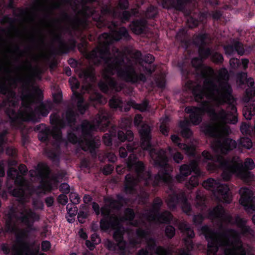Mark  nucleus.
Wrapping results in <instances>:
<instances>
[{
  "instance_id": "28",
  "label": "nucleus",
  "mask_w": 255,
  "mask_h": 255,
  "mask_svg": "<svg viewBox=\"0 0 255 255\" xmlns=\"http://www.w3.org/2000/svg\"><path fill=\"white\" fill-rule=\"evenodd\" d=\"M195 205L197 208L201 211H203L206 207V197L200 191L197 192Z\"/></svg>"
},
{
  "instance_id": "45",
  "label": "nucleus",
  "mask_w": 255,
  "mask_h": 255,
  "mask_svg": "<svg viewBox=\"0 0 255 255\" xmlns=\"http://www.w3.org/2000/svg\"><path fill=\"white\" fill-rule=\"evenodd\" d=\"M205 218V217L203 216L202 214H199L194 216L193 217L194 224L196 225L201 224V223L204 220Z\"/></svg>"
},
{
  "instance_id": "49",
  "label": "nucleus",
  "mask_w": 255,
  "mask_h": 255,
  "mask_svg": "<svg viewBox=\"0 0 255 255\" xmlns=\"http://www.w3.org/2000/svg\"><path fill=\"white\" fill-rule=\"evenodd\" d=\"M33 205L35 209L42 210L43 208V204L40 200H35L33 202Z\"/></svg>"
},
{
  "instance_id": "53",
  "label": "nucleus",
  "mask_w": 255,
  "mask_h": 255,
  "mask_svg": "<svg viewBox=\"0 0 255 255\" xmlns=\"http://www.w3.org/2000/svg\"><path fill=\"white\" fill-rule=\"evenodd\" d=\"M91 240L93 244H99L101 242L100 237L96 233H94L91 235Z\"/></svg>"
},
{
  "instance_id": "24",
  "label": "nucleus",
  "mask_w": 255,
  "mask_h": 255,
  "mask_svg": "<svg viewBox=\"0 0 255 255\" xmlns=\"http://www.w3.org/2000/svg\"><path fill=\"white\" fill-rule=\"evenodd\" d=\"M192 0H160L158 2L163 7L168 8L170 7L177 10H182L185 3Z\"/></svg>"
},
{
  "instance_id": "55",
  "label": "nucleus",
  "mask_w": 255,
  "mask_h": 255,
  "mask_svg": "<svg viewBox=\"0 0 255 255\" xmlns=\"http://www.w3.org/2000/svg\"><path fill=\"white\" fill-rule=\"evenodd\" d=\"M60 190L64 193H67L69 192V186L68 184L63 183L61 184Z\"/></svg>"
},
{
  "instance_id": "22",
  "label": "nucleus",
  "mask_w": 255,
  "mask_h": 255,
  "mask_svg": "<svg viewBox=\"0 0 255 255\" xmlns=\"http://www.w3.org/2000/svg\"><path fill=\"white\" fill-rule=\"evenodd\" d=\"M69 82L73 92V95L75 99V100L77 102L78 109L80 113L83 114L88 108V105L86 104H83L84 99L81 94L78 93L75 91L79 87V83L78 80L74 77L70 78Z\"/></svg>"
},
{
  "instance_id": "43",
  "label": "nucleus",
  "mask_w": 255,
  "mask_h": 255,
  "mask_svg": "<svg viewBox=\"0 0 255 255\" xmlns=\"http://www.w3.org/2000/svg\"><path fill=\"white\" fill-rule=\"evenodd\" d=\"M66 209L67 210L68 214L71 217L75 216L77 213V207L75 206L72 207V205L71 204H68L67 205Z\"/></svg>"
},
{
  "instance_id": "41",
  "label": "nucleus",
  "mask_w": 255,
  "mask_h": 255,
  "mask_svg": "<svg viewBox=\"0 0 255 255\" xmlns=\"http://www.w3.org/2000/svg\"><path fill=\"white\" fill-rule=\"evenodd\" d=\"M169 152L172 154L174 160L177 163H180L183 159V155L179 152H176L174 154L172 153V149L168 147Z\"/></svg>"
},
{
  "instance_id": "25",
  "label": "nucleus",
  "mask_w": 255,
  "mask_h": 255,
  "mask_svg": "<svg viewBox=\"0 0 255 255\" xmlns=\"http://www.w3.org/2000/svg\"><path fill=\"white\" fill-rule=\"evenodd\" d=\"M226 54L228 55H232L237 52L239 55H243L245 52L244 48L241 43L235 41L233 45H228L224 47Z\"/></svg>"
},
{
  "instance_id": "31",
  "label": "nucleus",
  "mask_w": 255,
  "mask_h": 255,
  "mask_svg": "<svg viewBox=\"0 0 255 255\" xmlns=\"http://www.w3.org/2000/svg\"><path fill=\"white\" fill-rule=\"evenodd\" d=\"M118 138L121 141L124 142L126 140L128 141L132 140L133 138V133L132 131L128 130L125 133L122 130H118Z\"/></svg>"
},
{
  "instance_id": "26",
  "label": "nucleus",
  "mask_w": 255,
  "mask_h": 255,
  "mask_svg": "<svg viewBox=\"0 0 255 255\" xmlns=\"http://www.w3.org/2000/svg\"><path fill=\"white\" fill-rule=\"evenodd\" d=\"M61 27H58L56 30H52L51 32L52 39L53 41H57L60 50L62 52L67 50V46L64 41L61 38Z\"/></svg>"
},
{
  "instance_id": "16",
  "label": "nucleus",
  "mask_w": 255,
  "mask_h": 255,
  "mask_svg": "<svg viewBox=\"0 0 255 255\" xmlns=\"http://www.w3.org/2000/svg\"><path fill=\"white\" fill-rule=\"evenodd\" d=\"M168 197L166 202L169 208H175L177 204L180 202L183 211L188 215L192 214V209L190 203L187 201L185 194L183 192H177L173 187H170L167 192Z\"/></svg>"
},
{
  "instance_id": "12",
  "label": "nucleus",
  "mask_w": 255,
  "mask_h": 255,
  "mask_svg": "<svg viewBox=\"0 0 255 255\" xmlns=\"http://www.w3.org/2000/svg\"><path fill=\"white\" fill-rule=\"evenodd\" d=\"M163 202L161 199L155 198L151 209L145 211L142 217H140L141 223L144 224L143 220H145L148 222L154 223H167L173 220L172 215L168 211H164L160 214H157Z\"/></svg>"
},
{
  "instance_id": "39",
  "label": "nucleus",
  "mask_w": 255,
  "mask_h": 255,
  "mask_svg": "<svg viewBox=\"0 0 255 255\" xmlns=\"http://www.w3.org/2000/svg\"><path fill=\"white\" fill-rule=\"evenodd\" d=\"M240 129L242 133L246 135H251L253 131V128L252 126L246 123L242 124Z\"/></svg>"
},
{
  "instance_id": "57",
  "label": "nucleus",
  "mask_w": 255,
  "mask_h": 255,
  "mask_svg": "<svg viewBox=\"0 0 255 255\" xmlns=\"http://www.w3.org/2000/svg\"><path fill=\"white\" fill-rule=\"evenodd\" d=\"M142 117L140 115H136L134 117V124L135 126H138L141 123Z\"/></svg>"
},
{
  "instance_id": "11",
  "label": "nucleus",
  "mask_w": 255,
  "mask_h": 255,
  "mask_svg": "<svg viewBox=\"0 0 255 255\" xmlns=\"http://www.w3.org/2000/svg\"><path fill=\"white\" fill-rule=\"evenodd\" d=\"M148 231L141 228L136 230L137 238L136 240L129 239V246L134 248L136 245L141 242V240L144 239L147 243V249H142L138 253L137 255H149L153 253L157 255H170L173 252L172 247L168 249L164 248L161 246H156L155 241L152 238L148 237Z\"/></svg>"
},
{
  "instance_id": "14",
  "label": "nucleus",
  "mask_w": 255,
  "mask_h": 255,
  "mask_svg": "<svg viewBox=\"0 0 255 255\" xmlns=\"http://www.w3.org/2000/svg\"><path fill=\"white\" fill-rule=\"evenodd\" d=\"M79 77L83 78L86 81L84 85L82 86V93L87 92L90 94L89 101L90 103L95 106V103L104 104L107 102V100L103 98L100 94L94 92L92 83L95 82V75L93 68L90 67L83 70L79 73Z\"/></svg>"
},
{
  "instance_id": "62",
  "label": "nucleus",
  "mask_w": 255,
  "mask_h": 255,
  "mask_svg": "<svg viewBox=\"0 0 255 255\" xmlns=\"http://www.w3.org/2000/svg\"><path fill=\"white\" fill-rule=\"evenodd\" d=\"M78 220L81 223H82V219L86 218V214L84 212H80L78 215Z\"/></svg>"
},
{
  "instance_id": "4",
  "label": "nucleus",
  "mask_w": 255,
  "mask_h": 255,
  "mask_svg": "<svg viewBox=\"0 0 255 255\" xmlns=\"http://www.w3.org/2000/svg\"><path fill=\"white\" fill-rule=\"evenodd\" d=\"M150 132V127L146 124H143L139 130L141 147L149 151L154 165L161 168L158 173L155 176L154 179L151 178L149 171H144L143 163L138 161L134 154H131L127 162L128 170L134 171V174L133 175L129 173L126 176L125 192L127 194H137L140 199V202L142 203H144L149 196L145 190L141 188L142 185L147 186L152 183L153 186H155L162 183H169L171 179L170 172L172 171V168L167 163L168 159L166 152L162 149L156 150L152 148Z\"/></svg>"
},
{
  "instance_id": "36",
  "label": "nucleus",
  "mask_w": 255,
  "mask_h": 255,
  "mask_svg": "<svg viewBox=\"0 0 255 255\" xmlns=\"http://www.w3.org/2000/svg\"><path fill=\"white\" fill-rule=\"evenodd\" d=\"M109 105L111 108L113 109H120V110H122L123 108V102L119 98L113 97L109 101Z\"/></svg>"
},
{
  "instance_id": "42",
  "label": "nucleus",
  "mask_w": 255,
  "mask_h": 255,
  "mask_svg": "<svg viewBox=\"0 0 255 255\" xmlns=\"http://www.w3.org/2000/svg\"><path fill=\"white\" fill-rule=\"evenodd\" d=\"M69 199L73 204L76 205L79 203L80 198L77 193L71 192L69 195Z\"/></svg>"
},
{
  "instance_id": "35",
  "label": "nucleus",
  "mask_w": 255,
  "mask_h": 255,
  "mask_svg": "<svg viewBox=\"0 0 255 255\" xmlns=\"http://www.w3.org/2000/svg\"><path fill=\"white\" fill-rule=\"evenodd\" d=\"M169 119L168 117H165L161 119L160 131L161 133L165 135L168 134L169 128L168 127Z\"/></svg>"
},
{
  "instance_id": "13",
  "label": "nucleus",
  "mask_w": 255,
  "mask_h": 255,
  "mask_svg": "<svg viewBox=\"0 0 255 255\" xmlns=\"http://www.w3.org/2000/svg\"><path fill=\"white\" fill-rule=\"evenodd\" d=\"M237 81L241 84L246 83L250 87L247 89L246 95L244 98L247 104L244 108L243 115L247 120H250L255 115V104L249 102L254 100L255 96V88L253 87L254 81L252 78L247 79V73L241 72L237 75Z\"/></svg>"
},
{
  "instance_id": "58",
  "label": "nucleus",
  "mask_w": 255,
  "mask_h": 255,
  "mask_svg": "<svg viewBox=\"0 0 255 255\" xmlns=\"http://www.w3.org/2000/svg\"><path fill=\"white\" fill-rule=\"evenodd\" d=\"M6 153L8 155L14 156L16 153V151L13 147H9L6 148Z\"/></svg>"
},
{
  "instance_id": "29",
  "label": "nucleus",
  "mask_w": 255,
  "mask_h": 255,
  "mask_svg": "<svg viewBox=\"0 0 255 255\" xmlns=\"http://www.w3.org/2000/svg\"><path fill=\"white\" fill-rule=\"evenodd\" d=\"M189 122L187 120H184L180 123V127L181 128V134L184 137L189 138L192 135V131L189 128Z\"/></svg>"
},
{
  "instance_id": "44",
  "label": "nucleus",
  "mask_w": 255,
  "mask_h": 255,
  "mask_svg": "<svg viewBox=\"0 0 255 255\" xmlns=\"http://www.w3.org/2000/svg\"><path fill=\"white\" fill-rule=\"evenodd\" d=\"M165 233L168 237L170 238H172L175 233V228L171 226H168L166 228Z\"/></svg>"
},
{
  "instance_id": "23",
  "label": "nucleus",
  "mask_w": 255,
  "mask_h": 255,
  "mask_svg": "<svg viewBox=\"0 0 255 255\" xmlns=\"http://www.w3.org/2000/svg\"><path fill=\"white\" fill-rule=\"evenodd\" d=\"M172 141L176 144L179 148L184 151L189 156L194 155L195 153L196 145L194 143L190 144L181 143L179 141L180 139L175 135H172L171 137Z\"/></svg>"
},
{
  "instance_id": "27",
  "label": "nucleus",
  "mask_w": 255,
  "mask_h": 255,
  "mask_svg": "<svg viewBox=\"0 0 255 255\" xmlns=\"http://www.w3.org/2000/svg\"><path fill=\"white\" fill-rule=\"evenodd\" d=\"M132 31L136 34H139L143 32L145 26L146 21L144 19L133 21L130 25Z\"/></svg>"
},
{
  "instance_id": "8",
  "label": "nucleus",
  "mask_w": 255,
  "mask_h": 255,
  "mask_svg": "<svg viewBox=\"0 0 255 255\" xmlns=\"http://www.w3.org/2000/svg\"><path fill=\"white\" fill-rule=\"evenodd\" d=\"M18 170L19 171L12 167L9 168L7 171L9 179L7 186L11 194L18 198L21 203L28 201L29 197L34 193L36 194L44 193L57 185L55 179H49V169L45 164L39 163L35 170L29 171L31 177H36L41 180L40 184L37 188H33L24 179L23 175L27 171L26 166L21 164L18 167Z\"/></svg>"
},
{
  "instance_id": "33",
  "label": "nucleus",
  "mask_w": 255,
  "mask_h": 255,
  "mask_svg": "<svg viewBox=\"0 0 255 255\" xmlns=\"http://www.w3.org/2000/svg\"><path fill=\"white\" fill-rule=\"evenodd\" d=\"M116 135V129L115 127H112L110 130V133H106L103 136V142L107 146H110L112 144V138Z\"/></svg>"
},
{
  "instance_id": "54",
  "label": "nucleus",
  "mask_w": 255,
  "mask_h": 255,
  "mask_svg": "<svg viewBox=\"0 0 255 255\" xmlns=\"http://www.w3.org/2000/svg\"><path fill=\"white\" fill-rule=\"evenodd\" d=\"M106 157L108 159L110 162H114L116 161L117 158L114 153L112 152H108L106 154Z\"/></svg>"
},
{
  "instance_id": "60",
  "label": "nucleus",
  "mask_w": 255,
  "mask_h": 255,
  "mask_svg": "<svg viewBox=\"0 0 255 255\" xmlns=\"http://www.w3.org/2000/svg\"><path fill=\"white\" fill-rule=\"evenodd\" d=\"M86 245L90 250H93L95 248V245L96 244H93V243L92 241L91 242L90 241L87 240L86 242Z\"/></svg>"
},
{
  "instance_id": "63",
  "label": "nucleus",
  "mask_w": 255,
  "mask_h": 255,
  "mask_svg": "<svg viewBox=\"0 0 255 255\" xmlns=\"http://www.w3.org/2000/svg\"><path fill=\"white\" fill-rule=\"evenodd\" d=\"M45 202H46V204L47 205V206L50 207L53 204V199L52 198H50V197L47 198L45 199Z\"/></svg>"
},
{
  "instance_id": "51",
  "label": "nucleus",
  "mask_w": 255,
  "mask_h": 255,
  "mask_svg": "<svg viewBox=\"0 0 255 255\" xmlns=\"http://www.w3.org/2000/svg\"><path fill=\"white\" fill-rule=\"evenodd\" d=\"M51 244L49 241H44L41 243V249L43 251L46 252L49 250Z\"/></svg>"
},
{
  "instance_id": "18",
  "label": "nucleus",
  "mask_w": 255,
  "mask_h": 255,
  "mask_svg": "<svg viewBox=\"0 0 255 255\" xmlns=\"http://www.w3.org/2000/svg\"><path fill=\"white\" fill-rule=\"evenodd\" d=\"M192 171L198 176H204V173L201 171L198 168V161L194 160L191 161L189 164H185L180 166V173L177 175L176 180L179 182L184 181Z\"/></svg>"
},
{
  "instance_id": "40",
  "label": "nucleus",
  "mask_w": 255,
  "mask_h": 255,
  "mask_svg": "<svg viewBox=\"0 0 255 255\" xmlns=\"http://www.w3.org/2000/svg\"><path fill=\"white\" fill-rule=\"evenodd\" d=\"M157 9L155 7L151 6L146 10L145 16L147 18H153L157 14Z\"/></svg>"
},
{
  "instance_id": "32",
  "label": "nucleus",
  "mask_w": 255,
  "mask_h": 255,
  "mask_svg": "<svg viewBox=\"0 0 255 255\" xmlns=\"http://www.w3.org/2000/svg\"><path fill=\"white\" fill-rule=\"evenodd\" d=\"M127 105L130 107L138 110L141 112H144L146 110L148 106V103L146 101H144L141 104H136L133 100H129L127 102Z\"/></svg>"
},
{
  "instance_id": "30",
  "label": "nucleus",
  "mask_w": 255,
  "mask_h": 255,
  "mask_svg": "<svg viewBox=\"0 0 255 255\" xmlns=\"http://www.w3.org/2000/svg\"><path fill=\"white\" fill-rule=\"evenodd\" d=\"M249 62V60L247 59H242L241 62L236 58H231L230 60V65L232 68L234 69H236L238 68L240 65H242L243 68L246 69L248 67Z\"/></svg>"
},
{
  "instance_id": "21",
  "label": "nucleus",
  "mask_w": 255,
  "mask_h": 255,
  "mask_svg": "<svg viewBox=\"0 0 255 255\" xmlns=\"http://www.w3.org/2000/svg\"><path fill=\"white\" fill-rule=\"evenodd\" d=\"M69 2V0H37L36 6L45 13L51 14L53 10L60 8L61 6Z\"/></svg>"
},
{
  "instance_id": "61",
  "label": "nucleus",
  "mask_w": 255,
  "mask_h": 255,
  "mask_svg": "<svg viewBox=\"0 0 255 255\" xmlns=\"http://www.w3.org/2000/svg\"><path fill=\"white\" fill-rule=\"evenodd\" d=\"M92 208L97 214L100 213L99 206L98 204L94 202L92 204Z\"/></svg>"
},
{
  "instance_id": "10",
  "label": "nucleus",
  "mask_w": 255,
  "mask_h": 255,
  "mask_svg": "<svg viewBox=\"0 0 255 255\" xmlns=\"http://www.w3.org/2000/svg\"><path fill=\"white\" fill-rule=\"evenodd\" d=\"M200 159L207 164V168L209 171L222 168L223 170L222 176L225 181L229 180L233 174L246 182L254 180V175L249 171L255 167V163L251 158H247L243 164L238 157H235L232 160L226 159L221 155L213 157L209 152L204 151Z\"/></svg>"
},
{
  "instance_id": "6",
  "label": "nucleus",
  "mask_w": 255,
  "mask_h": 255,
  "mask_svg": "<svg viewBox=\"0 0 255 255\" xmlns=\"http://www.w3.org/2000/svg\"><path fill=\"white\" fill-rule=\"evenodd\" d=\"M39 219V215L30 209L22 207L17 212L13 207L10 208L5 213V230L14 233L16 239L11 249L7 245L2 246L1 249L4 253H10L12 255H46L39 254L38 249H31L26 240L28 232L36 230L32 225Z\"/></svg>"
},
{
  "instance_id": "38",
  "label": "nucleus",
  "mask_w": 255,
  "mask_h": 255,
  "mask_svg": "<svg viewBox=\"0 0 255 255\" xmlns=\"http://www.w3.org/2000/svg\"><path fill=\"white\" fill-rule=\"evenodd\" d=\"M239 145L246 149H250L252 147L253 143L250 138L243 137L239 140Z\"/></svg>"
},
{
  "instance_id": "46",
  "label": "nucleus",
  "mask_w": 255,
  "mask_h": 255,
  "mask_svg": "<svg viewBox=\"0 0 255 255\" xmlns=\"http://www.w3.org/2000/svg\"><path fill=\"white\" fill-rule=\"evenodd\" d=\"M7 133L6 130L3 131L1 133H0V152L3 151V145L5 142V135Z\"/></svg>"
},
{
  "instance_id": "1",
  "label": "nucleus",
  "mask_w": 255,
  "mask_h": 255,
  "mask_svg": "<svg viewBox=\"0 0 255 255\" xmlns=\"http://www.w3.org/2000/svg\"><path fill=\"white\" fill-rule=\"evenodd\" d=\"M208 35L201 34L197 36L194 43L199 46V58H194L192 64L196 74L204 79L203 87L192 81L186 83L188 89L192 91L195 99L201 102V107H187L185 112L190 114V122L194 125H199L202 121L203 115L207 113L210 116L211 123L203 127L205 133L214 138L212 147L219 154H225L234 149L236 141L226 138L231 130L228 124L237 122V109L234 105L232 89L228 83L229 75L225 68H222L217 73L209 67L203 64V60L211 56L212 60L222 63L221 54L212 52L209 48H205Z\"/></svg>"
},
{
  "instance_id": "59",
  "label": "nucleus",
  "mask_w": 255,
  "mask_h": 255,
  "mask_svg": "<svg viewBox=\"0 0 255 255\" xmlns=\"http://www.w3.org/2000/svg\"><path fill=\"white\" fill-rule=\"evenodd\" d=\"M119 154L121 157L125 158L127 155V150L124 147H121L119 149Z\"/></svg>"
},
{
  "instance_id": "52",
  "label": "nucleus",
  "mask_w": 255,
  "mask_h": 255,
  "mask_svg": "<svg viewBox=\"0 0 255 255\" xmlns=\"http://www.w3.org/2000/svg\"><path fill=\"white\" fill-rule=\"evenodd\" d=\"M58 201L60 204L65 205L68 202V198L65 195L61 194L58 197Z\"/></svg>"
},
{
  "instance_id": "50",
  "label": "nucleus",
  "mask_w": 255,
  "mask_h": 255,
  "mask_svg": "<svg viewBox=\"0 0 255 255\" xmlns=\"http://www.w3.org/2000/svg\"><path fill=\"white\" fill-rule=\"evenodd\" d=\"M114 169V167L112 165H107L103 168V173L105 175H108L112 173Z\"/></svg>"
},
{
  "instance_id": "64",
  "label": "nucleus",
  "mask_w": 255,
  "mask_h": 255,
  "mask_svg": "<svg viewBox=\"0 0 255 255\" xmlns=\"http://www.w3.org/2000/svg\"><path fill=\"white\" fill-rule=\"evenodd\" d=\"M47 155L52 159L55 158L57 156V153L56 152H49L47 153Z\"/></svg>"
},
{
  "instance_id": "48",
  "label": "nucleus",
  "mask_w": 255,
  "mask_h": 255,
  "mask_svg": "<svg viewBox=\"0 0 255 255\" xmlns=\"http://www.w3.org/2000/svg\"><path fill=\"white\" fill-rule=\"evenodd\" d=\"M131 125V121L129 119H125L122 120L121 123L120 124V128H127Z\"/></svg>"
},
{
  "instance_id": "9",
  "label": "nucleus",
  "mask_w": 255,
  "mask_h": 255,
  "mask_svg": "<svg viewBox=\"0 0 255 255\" xmlns=\"http://www.w3.org/2000/svg\"><path fill=\"white\" fill-rule=\"evenodd\" d=\"M105 201V205L101 208V213L104 217L101 220L100 227L104 231L109 229L115 230L113 238L117 242L118 253L120 255L130 254L131 252L129 247L123 241L125 230L121 226V222L127 221L133 226H137L140 223L133 220L135 214L132 209L128 208L125 210L124 216H119V210L122 206L124 201L122 196H118V201L110 197L106 198Z\"/></svg>"
},
{
  "instance_id": "47",
  "label": "nucleus",
  "mask_w": 255,
  "mask_h": 255,
  "mask_svg": "<svg viewBox=\"0 0 255 255\" xmlns=\"http://www.w3.org/2000/svg\"><path fill=\"white\" fill-rule=\"evenodd\" d=\"M156 83L159 87L163 88L165 86V80L164 74H161L159 77L156 80Z\"/></svg>"
},
{
  "instance_id": "17",
  "label": "nucleus",
  "mask_w": 255,
  "mask_h": 255,
  "mask_svg": "<svg viewBox=\"0 0 255 255\" xmlns=\"http://www.w3.org/2000/svg\"><path fill=\"white\" fill-rule=\"evenodd\" d=\"M173 223L178 226L179 229L184 235L187 236L184 240L185 246L187 251L184 249H181L178 252V255H191L189 252L193 249V244L191 239L195 236L194 232L190 226L187 222L183 221L179 222L177 219L173 220Z\"/></svg>"
},
{
  "instance_id": "5",
  "label": "nucleus",
  "mask_w": 255,
  "mask_h": 255,
  "mask_svg": "<svg viewBox=\"0 0 255 255\" xmlns=\"http://www.w3.org/2000/svg\"><path fill=\"white\" fill-rule=\"evenodd\" d=\"M76 114L73 109H68L60 117L59 113L52 114L50 117V123L52 128H46L44 132L38 134V138L41 141H46L50 136H52L56 142L57 145L62 142L60 128L66 125L69 126L76 133L81 132L82 135L81 139H79L75 133L69 132L67 135L68 140L72 143L78 142L82 149L89 151L95 154V149L100 144L99 138L93 137L92 132L99 130L105 131L110 124L111 114L106 110L101 108L96 116L95 119L90 122L83 121L80 127L73 128L75 125Z\"/></svg>"
},
{
  "instance_id": "20",
  "label": "nucleus",
  "mask_w": 255,
  "mask_h": 255,
  "mask_svg": "<svg viewBox=\"0 0 255 255\" xmlns=\"http://www.w3.org/2000/svg\"><path fill=\"white\" fill-rule=\"evenodd\" d=\"M61 20L67 25V30L70 33L72 31L85 29L88 25L86 18L80 19L76 16L72 18L65 12L63 13Z\"/></svg>"
},
{
  "instance_id": "2",
  "label": "nucleus",
  "mask_w": 255,
  "mask_h": 255,
  "mask_svg": "<svg viewBox=\"0 0 255 255\" xmlns=\"http://www.w3.org/2000/svg\"><path fill=\"white\" fill-rule=\"evenodd\" d=\"M207 217L217 221L220 226L219 232L207 226L201 228L208 242V255H252L251 247L245 246L241 240L242 237H252L255 234L246 225L247 219L239 216L234 219L221 205L209 210Z\"/></svg>"
},
{
  "instance_id": "34",
  "label": "nucleus",
  "mask_w": 255,
  "mask_h": 255,
  "mask_svg": "<svg viewBox=\"0 0 255 255\" xmlns=\"http://www.w3.org/2000/svg\"><path fill=\"white\" fill-rule=\"evenodd\" d=\"M205 17L206 14L203 13L200 14L199 20L196 19L195 17L189 16L187 19L188 25L191 28L194 27L198 25L199 21H203Z\"/></svg>"
},
{
  "instance_id": "56",
  "label": "nucleus",
  "mask_w": 255,
  "mask_h": 255,
  "mask_svg": "<svg viewBox=\"0 0 255 255\" xmlns=\"http://www.w3.org/2000/svg\"><path fill=\"white\" fill-rule=\"evenodd\" d=\"M119 5L121 9H127L128 6V0H120Z\"/></svg>"
},
{
  "instance_id": "19",
  "label": "nucleus",
  "mask_w": 255,
  "mask_h": 255,
  "mask_svg": "<svg viewBox=\"0 0 255 255\" xmlns=\"http://www.w3.org/2000/svg\"><path fill=\"white\" fill-rule=\"evenodd\" d=\"M241 198L240 203L244 206L248 213L255 211V196L253 197V192L248 188L243 187L240 189Z\"/></svg>"
},
{
  "instance_id": "15",
  "label": "nucleus",
  "mask_w": 255,
  "mask_h": 255,
  "mask_svg": "<svg viewBox=\"0 0 255 255\" xmlns=\"http://www.w3.org/2000/svg\"><path fill=\"white\" fill-rule=\"evenodd\" d=\"M203 186L213 192L216 198L221 202L229 203L232 201V196L228 186L221 183L220 180H215L210 178L203 183Z\"/></svg>"
},
{
  "instance_id": "37",
  "label": "nucleus",
  "mask_w": 255,
  "mask_h": 255,
  "mask_svg": "<svg viewBox=\"0 0 255 255\" xmlns=\"http://www.w3.org/2000/svg\"><path fill=\"white\" fill-rule=\"evenodd\" d=\"M201 176H198L196 174L192 176L189 181L186 183V187L189 189H192L197 186L199 184L198 177Z\"/></svg>"
},
{
  "instance_id": "3",
  "label": "nucleus",
  "mask_w": 255,
  "mask_h": 255,
  "mask_svg": "<svg viewBox=\"0 0 255 255\" xmlns=\"http://www.w3.org/2000/svg\"><path fill=\"white\" fill-rule=\"evenodd\" d=\"M140 51L131 47L125 48L122 51L117 48L112 49V54L101 58L100 62L105 63V70L103 74L104 80L99 83L100 89L104 93L111 94L119 92L123 88L122 83L117 82L111 77L117 74L121 79L132 83L144 82L145 76L141 71L140 66L147 74H151L155 70L153 65H150L154 60V57L149 54L145 55L144 62L141 61Z\"/></svg>"
},
{
  "instance_id": "7",
  "label": "nucleus",
  "mask_w": 255,
  "mask_h": 255,
  "mask_svg": "<svg viewBox=\"0 0 255 255\" xmlns=\"http://www.w3.org/2000/svg\"><path fill=\"white\" fill-rule=\"evenodd\" d=\"M85 16L91 15L93 19L96 22L97 26L101 28L104 26H107L110 29V34L104 33L99 37L98 46L90 53L86 54V58L90 63L94 64L100 63L101 58L109 55V44L113 41L119 40L122 38L129 39L130 36L127 29L123 27L117 30V24L116 22L112 21L111 23L105 20V16L108 15L114 18H120L122 21L125 22L128 20L131 16V13L128 11H124L122 14L117 12L113 9L110 5L103 6L101 9V15H97L96 11L87 7L85 11Z\"/></svg>"
}]
</instances>
